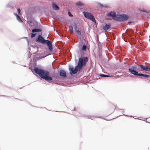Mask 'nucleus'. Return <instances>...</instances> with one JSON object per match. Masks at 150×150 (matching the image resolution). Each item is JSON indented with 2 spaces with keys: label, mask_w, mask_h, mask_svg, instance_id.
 I'll return each mask as SVG.
<instances>
[{
  "label": "nucleus",
  "mask_w": 150,
  "mask_h": 150,
  "mask_svg": "<svg viewBox=\"0 0 150 150\" xmlns=\"http://www.w3.org/2000/svg\"><path fill=\"white\" fill-rule=\"evenodd\" d=\"M109 19L110 20V19H112V18H110Z\"/></svg>",
  "instance_id": "obj_30"
},
{
  "label": "nucleus",
  "mask_w": 150,
  "mask_h": 150,
  "mask_svg": "<svg viewBox=\"0 0 150 150\" xmlns=\"http://www.w3.org/2000/svg\"><path fill=\"white\" fill-rule=\"evenodd\" d=\"M16 18L17 20L20 22H23L22 20L21 19V18H20L19 16H18L16 17Z\"/></svg>",
  "instance_id": "obj_17"
},
{
  "label": "nucleus",
  "mask_w": 150,
  "mask_h": 150,
  "mask_svg": "<svg viewBox=\"0 0 150 150\" xmlns=\"http://www.w3.org/2000/svg\"><path fill=\"white\" fill-rule=\"evenodd\" d=\"M131 23V22H129L128 23H129V24H130V23Z\"/></svg>",
  "instance_id": "obj_29"
},
{
  "label": "nucleus",
  "mask_w": 150,
  "mask_h": 150,
  "mask_svg": "<svg viewBox=\"0 0 150 150\" xmlns=\"http://www.w3.org/2000/svg\"><path fill=\"white\" fill-rule=\"evenodd\" d=\"M129 71L131 72V69H129Z\"/></svg>",
  "instance_id": "obj_28"
},
{
  "label": "nucleus",
  "mask_w": 150,
  "mask_h": 150,
  "mask_svg": "<svg viewBox=\"0 0 150 150\" xmlns=\"http://www.w3.org/2000/svg\"><path fill=\"white\" fill-rule=\"evenodd\" d=\"M70 33L71 34H72V33H73V30H70Z\"/></svg>",
  "instance_id": "obj_26"
},
{
  "label": "nucleus",
  "mask_w": 150,
  "mask_h": 150,
  "mask_svg": "<svg viewBox=\"0 0 150 150\" xmlns=\"http://www.w3.org/2000/svg\"><path fill=\"white\" fill-rule=\"evenodd\" d=\"M143 11L145 12V11Z\"/></svg>",
  "instance_id": "obj_31"
},
{
  "label": "nucleus",
  "mask_w": 150,
  "mask_h": 150,
  "mask_svg": "<svg viewBox=\"0 0 150 150\" xmlns=\"http://www.w3.org/2000/svg\"><path fill=\"white\" fill-rule=\"evenodd\" d=\"M31 34V37L32 38L34 37L36 35V34H34V33H32Z\"/></svg>",
  "instance_id": "obj_22"
},
{
  "label": "nucleus",
  "mask_w": 150,
  "mask_h": 150,
  "mask_svg": "<svg viewBox=\"0 0 150 150\" xmlns=\"http://www.w3.org/2000/svg\"><path fill=\"white\" fill-rule=\"evenodd\" d=\"M140 67L141 70H144L146 71H149L150 70L149 68L147 67L146 66L141 65Z\"/></svg>",
  "instance_id": "obj_8"
},
{
  "label": "nucleus",
  "mask_w": 150,
  "mask_h": 150,
  "mask_svg": "<svg viewBox=\"0 0 150 150\" xmlns=\"http://www.w3.org/2000/svg\"><path fill=\"white\" fill-rule=\"evenodd\" d=\"M88 61V58L87 57H85L79 58L78 65L75 67L74 69L72 67L69 68L70 74H76L78 70L80 71L83 66L86 64Z\"/></svg>",
  "instance_id": "obj_1"
},
{
  "label": "nucleus",
  "mask_w": 150,
  "mask_h": 150,
  "mask_svg": "<svg viewBox=\"0 0 150 150\" xmlns=\"http://www.w3.org/2000/svg\"><path fill=\"white\" fill-rule=\"evenodd\" d=\"M127 32H128V31L127 30L126 32L127 33Z\"/></svg>",
  "instance_id": "obj_32"
},
{
  "label": "nucleus",
  "mask_w": 150,
  "mask_h": 150,
  "mask_svg": "<svg viewBox=\"0 0 150 150\" xmlns=\"http://www.w3.org/2000/svg\"><path fill=\"white\" fill-rule=\"evenodd\" d=\"M99 5L100 7H104L105 8L108 7L106 5L103 6L102 4H99Z\"/></svg>",
  "instance_id": "obj_20"
},
{
  "label": "nucleus",
  "mask_w": 150,
  "mask_h": 150,
  "mask_svg": "<svg viewBox=\"0 0 150 150\" xmlns=\"http://www.w3.org/2000/svg\"><path fill=\"white\" fill-rule=\"evenodd\" d=\"M100 76L102 77H108L110 76H108V75L104 74H100Z\"/></svg>",
  "instance_id": "obj_19"
},
{
  "label": "nucleus",
  "mask_w": 150,
  "mask_h": 150,
  "mask_svg": "<svg viewBox=\"0 0 150 150\" xmlns=\"http://www.w3.org/2000/svg\"><path fill=\"white\" fill-rule=\"evenodd\" d=\"M59 74L60 76L62 78L66 77V74L65 71L63 70H61L59 72Z\"/></svg>",
  "instance_id": "obj_9"
},
{
  "label": "nucleus",
  "mask_w": 150,
  "mask_h": 150,
  "mask_svg": "<svg viewBox=\"0 0 150 150\" xmlns=\"http://www.w3.org/2000/svg\"><path fill=\"white\" fill-rule=\"evenodd\" d=\"M132 74H134V75L136 76H140V74H138V72L134 70H133L132 69Z\"/></svg>",
  "instance_id": "obj_14"
},
{
  "label": "nucleus",
  "mask_w": 150,
  "mask_h": 150,
  "mask_svg": "<svg viewBox=\"0 0 150 150\" xmlns=\"http://www.w3.org/2000/svg\"><path fill=\"white\" fill-rule=\"evenodd\" d=\"M110 23L108 24H105V25L103 27V28L104 30H106L110 28Z\"/></svg>",
  "instance_id": "obj_10"
},
{
  "label": "nucleus",
  "mask_w": 150,
  "mask_h": 150,
  "mask_svg": "<svg viewBox=\"0 0 150 150\" xmlns=\"http://www.w3.org/2000/svg\"><path fill=\"white\" fill-rule=\"evenodd\" d=\"M117 107L115 105L113 104H110L108 110L111 112L114 111Z\"/></svg>",
  "instance_id": "obj_6"
},
{
  "label": "nucleus",
  "mask_w": 150,
  "mask_h": 150,
  "mask_svg": "<svg viewBox=\"0 0 150 150\" xmlns=\"http://www.w3.org/2000/svg\"><path fill=\"white\" fill-rule=\"evenodd\" d=\"M76 4L79 7L81 6L84 5V4L80 1H79L76 3Z\"/></svg>",
  "instance_id": "obj_15"
},
{
  "label": "nucleus",
  "mask_w": 150,
  "mask_h": 150,
  "mask_svg": "<svg viewBox=\"0 0 150 150\" xmlns=\"http://www.w3.org/2000/svg\"><path fill=\"white\" fill-rule=\"evenodd\" d=\"M86 46L85 45H83L81 48V50L83 51H85L86 50Z\"/></svg>",
  "instance_id": "obj_16"
},
{
  "label": "nucleus",
  "mask_w": 150,
  "mask_h": 150,
  "mask_svg": "<svg viewBox=\"0 0 150 150\" xmlns=\"http://www.w3.org/2000/svg\"><path fill=\"white\" fill-rule=\"evenodd\" d=\"M35 72L38 74L42 79L46 81H51L52 80V78L49 76V72L46 71L41 69H39L38 67H35L34 69Z\"/></svg>",
  "instance_id": "obj_2"
},
{
  "label": "nucleus",
  "mask_w": 150,
  "mask_h": 150,
  "mask_svg": "<svg viewBox=\"0 0 150 150\" xmlns=\"http://www.w3.org/2000/svg\"><path fill=\"white\" fill-rule=\"evenodd\" d=\"M52 7L55 10H59V7L57 5H56L54 3L52 4Z\"/></svg>",
  "instance_id": "obj_12"
},
{
  "label": "nucleus",
  "mask_w": 150,
  "mask_h": 150,
  "mask_svg": "<svg viewBox=\"0 0 150 150\" xmlns=\"http://www.w3.org/2000/svg\"><path fill=\"white\" fill-rule=\"evenodd\" d=\"M83 13L86 18L89 19L95 23L96 22V21L94 16L91 13L86 11L83 12Z\"/></svg>",
  "instance_id": "obj_4"
},
{
  "label": "nucleus",
  "mask_w": 150,
  "mask_h": 150,
  "mask_svg": "<svg viewBox=\"0 0 150 150\" xmlns=\"http://www.w3.org/2000/svg\"><path fill=\"white\" fill-rule=\"evenodd\" d=\"M15 15L16 16V17L18 16V15L17 13H15Z\"/></svg>",
  "instance_id": "obj_27"
},
{
  "label": "nucleus",
  "mask_w": 150,
  "mask_h": 150,
  "mask_svg": "<svg viewBox=\"0 0 150 150\" xmlns=\"http://www.w3.org/2000/svg\"><path fill=\"white\" fill-rule=\"evenodd\" d=\"M20 11H21V10H20V9L18 8L17 9V11H18V13H20Z\"/></svg>",
  "instance_id": "obj_24"
},
{
  "label": "nucleus",
  "mask_w": 150,
  "mask_h": 150,
  "mask_svg": "<svg viewBox=\"0 0 150 150\" xmlns=\"http://www.w3.org/2000/svg\"><path fill=\"white\" fill-rule=\"evenodd\" d=\"M75 31L76 35L78 37H80L81 35V33L80 31L77 29L76 28L75 29Z\"/></svg>",
  "instance_id": "obj_11"
},
{
  "label": "nucleus",
  "mask_w": 150,
  "mask_h": 150,
  "mask_svg": "<svg viewBox=\"0 0 150 150\" xmlns=\"http://www.w3.org/2000/svg\"><path fill=\"white\" fill-rule=\"evenodd\" d=\"M140 76H143L144 77H145L146 78H149V76L147 75L144 74H141L139 75Z\"/></svg>",
  "instance_id": "obj_18"
},
{
  "label": "nucleus",
  "mask_w": 150,
  "mask_h": 150,
  "mask_svg": "<svg viewBox=\"0 0 150 150\" xmlns=\"http://www.w3.org/2000/svg\"><path fill=\"white\" fill-rule=\"evenodd\" d=\"M36 40L42 43H46L49 50L50 51L52 50V47L51 42L50 41L44 39L41 35H38V38L36 39Z\"/></svg>",
  "instance_id": "obj_3"
},
{
  "label": "nucleus",
  "mask_w": 150,
  "mask_h": 150,
  "mask_svg": "<svg viewBox=\"0 0 150 150\" xmlns=\"http://www.w3.org/2000/svg\"><path fill=\"white\" fill-rule=\"evenodd\" d=\"M128 16L125 15H119L117 16L116 18H115V20L122 21L128 19Z\"/></svg>",
  "instance_id": "obj_5"
},
{
  "label": "nucleus",
  "mask_w": 150,
  "mask_h": 150,
  "mask_svg": "<svg viewBox=\"0 0 150 150\" xmlns=\"http://www.w3.org/2000/svg\"><path fill=\"white\" fill-rule=\"evenodd\" d=\"M68 13L69 15V16H73V15H72V14H71V13H70V12H68Z\"/></svg>",
  "instance_id": "obj_23"
},
{
  "label": "nucleus",
  "mask_w": 150,
  "mask_h": 150,
  "mask_svg": "<svg viewBox=\"0 0 150 150\" xmlns=\"http://www.w3.org/2000/svg\"><path fill=\"white\" fill-rule=\"evenodd\" d=\"M130 39H131V38H129L128 39V40L129 42L130 43V42L131 41V40Z\"/></svg>",
  "instance_id": "obj_25"
},
{
  "label": "nucleus",
  "mask_w": 150,
  "mask_h": 150,
  "mask_svg": "<svg viewBox=\"0 0 150 150\" xmlns=\"http://www.w3.org/2000/svg\"><path fill=\"white\" fill-rule=\"evenodd\" d=\"M108 16H110L112 17V18L115 20V18H116L117 16L116 13L114 12H111L107 14Z\"/></svg>",
  "instance_id": "obj_7"
},
{
  "label": "nucleus",
  "mask_w": 150,
  "mask_h": 150,
  "mask_svg": "<svg viewBox=\"0 0 150 150\" xmlns=\"http://www.w3.org/2000/svg\"><path fill=\"white\" fill-rule=\"evenodd\" d=\"M70 30H73V27L71 25H70L69 27Z\"/></svg>",
  "instance_id": "obj_21"
},
{
  "label": "nucleus",
  "mask_w": 150,
  "mask_h": 150,
  "mask_svg": "<svg viewBox=\"0 0 150 150\" xmlns=\"http://www.w3.org/2000/svg\"><path fill=\"white\" fill-rule=\"evenodd\" d=\"M42 30L40 29H34L32 30V33H35L36 32H40Z\"/></svg>",
  "instance_id": "obj_13"
}]
</instances>
